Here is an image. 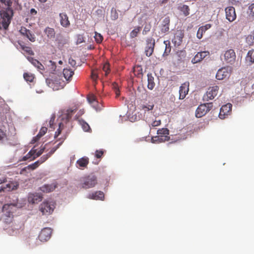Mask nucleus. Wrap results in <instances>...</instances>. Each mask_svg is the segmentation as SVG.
<instances>
[{
	"label": "nucleus",
	"mask_w": 254,
	"mask_h": 254,
	"mask_svg": "<svg viewBox=\"0 0 254 254\" xmlns=\"http://www.w3.org/2000/svg\"><path fill=\"white\" fill-rule=\"evenodd\" d=\"M59 17L60 24L63 27L67 28L70 26V23L68 19V17L65 13L63 12L60 13Z\"/></svg>",
	"instance_id": "16"
},
{
	"label": "nucleus",
	"mask_w": 254,
	"mask_h": 254,
	"mask_svg": "<svg viewBox=\"0 0 254 254\" xmlns=\"http://www.w3.org/2000/svg\"><path fill=\"white\" fill-rule=\"evenodd\" d=\"M50 157V155H44L42 156L38 161L40 162V164H42L46 160H47Z\"/></svg>",
	"instance_id": "53"
},
{
	"label": "nucleus",
	"mask_w": 254,
	"mask_h": 254,
	"mask_svg": "<svg viewBox=\"0 0 254 254\" xmlns=\"http://www.w3.org/2000/svg\"><path fill=\"white\" fill-rule=\"evenodd\" d=\"M80 181L81 187L84 189L93 188L97 184V177L93 174L82 178Z\"/></svg>",
	"instance_id": "2"
},
{
	"label": "nucleus",
	"mask_w": 254,
	"mask_h": 254,
	"mask_svg": "<svg viewBox=\"0 0 254 254\" xmlns=\"http://www.w3.org/2000/svg\"><path fill=\"white\" fill-rule=\"evenodd\" d=\"M29 61L36 67H37L38 64L40 63L38 60L34 59L33 58L30 59Z\"/></svg>",
	"instance_id": "56"
},
{
	"label": "nucleus",
	"mask_w": 254,
	"mask_h": 254,
	"mask_svg": "<svg viewBox=\"0 0 254 254\" xmlns=\"http://www.w3.org/2000/svg\"><path fill=\"white\" fill-rule=\"evenodd\" d=\"M112 88H113L114 92L116 94V97L118 98L120 95L119 87L117 83L114 82L112 84Z\"/></svg>",
	"instance_id": "43"
},
{
	"label": "nucleus",
	"mask_w": 254,
	"mask_h": 254,
	"mask_svg": "<svg viewBox=\"0 0 254 254\" xmlns=\"http://www.w3.org/2000/svg\"><path fill=\"white\" fill-rule=\"evenodd\" d=\"M247 13L249 16L254 17V2L249 6Z\"/></svg>",
	"instance_id": "40"
},
{
	"label": "nucleus",
	"mask_w": 254,
	"mask_h": 254,
	"mask_svg": "<svg viewBox=\"0 0 254 254\" xmlns=\"http://www.w3.org/2000/svg\"><path fill=\"white\" fill-rule=\"evenodd\" d=\"M44 33L49 39H54L55 37L56 32L54 28L47 27L45 29Z\"/></svg>",
	"instance_id": "26"
},
{
	"label": "nucleus",
	"mask_w": 254,
	"mask_h": 254,
	"mask_svg": "<svg viewBox=\"0 0 254 254\" xmlns=\"http://www.w3.org/2000/svg\"><path fill=\"white\" fill-rule=\"evenodd\" d=\"M170 19L169 17H165L162 21L160 26V30L161 33H165L169 31Z\"/></svg>",
	"instance_id": "18"
},
{
	"label": "nucleus",
	"mask_w": 254,
	"mask_h": 254,
	"mask_svg": "<svg viewBox=\"0 0 254 254\" xmlns=\"http://www.w3.org/2000/svg\"><path fill=\"white\" fill-rule=\"evenodd\" d=\"M154 107L153 104L142 105V108L145 112L153 110Z\"/></svg>",
	"instance_id": "51"
},
{
	"label": "nucleus",
	"mask_w": 254,
	"mask_h": 254,
	"mask_svg": "<svg viewBox=\"0 0 254 254\" xmlns=\"http://www.w3.org/2000/svg\"><path fill=\"white\" fill-rule=\"evenodd\" d=\"M161 121L160 120H155L154 121H153L152 124H151V125L152 127H157V126H159V125H160L161 124Z\"/></svg>",
	"instance_id": "64"
},
{
	"label": "nucleus",
	"mask_w": 254,
	"mask_h": 254,
	"mask_svg": "<svg viewBox=\"0 0 254 254\" xmlns=\"http://www.w3.org/2000/svg\"><path fill=\"white\" fill-rule=\"evenodd\" d=\"M54 204L47 201H44L40 206V210L43 214H51L54 211Z\"/></svg>",
	"instance_id": "6"
},
{
	"label": "nucleus",
	"mask_w": 254,
	"mask_h": 254,
	"mask_svg": "<svg viewBox=\"0 0 254 254\" xmlns=\"http://www.w3.org/2000/svg\"><path fill=\"white\" fill-rule=\"evenodd\" d=\"M57 68L56 64L54 62L50 60L46 64V69L50 73H55Z\"/></svg>",
	"instance_id": "23"
},
{
	"label": "nucleus",
	"mask_w": 254,
	"mask_h": 254,
	"mask_svg": "<svg viewBox=\"0 0 254 254\" xmlns=\"http://www.w3.org/2000/svg\"><path fill=\"white\" fill-rule=\"evenodd\" d=\"M102 70L105 72V75L107 76L110 72V65L108 63H106L103 65Z\"/></svg>",
	"instance_id": "39"
},
{
	"label": "nucleus",
	"mask_w": 254,
	"mask_h": 254,
	"mask_svg": "<svg viewBox=\"0 0 254 254\" xmlns=\"http://www.w3.org/2000/svg\"><path fill=\"white\" fill-rule=\"evenodd\" d=\"M219 88L215 85L209 87L203 96V99L207 101L213 99L218 94Z\"/></svg>",
	"instance_id": "4"
},
{
	"label": "nucleus",
	"mask_w": 254,
	"mask_h": 254,
	"mask_svg": "<svg viewBox=\"0 0 254 254\" xmlns=\"http://www.w3.org/2000/svg\"><path fill=\"white\" fill-rule=\"evenodd\" d=\"M147 80H148V85H147L148 88L150 90L153 89L155 86V84L154 82V77L152 76L151 73L147 74Z\"/></svg>",
	"instance_id": "30"
},
{
	"label": "nucleus",
	"mask_w": 254,
	"mask_h": 254,
	"mask_svg": "<svg viewBox=\"0 0 254 254\" xmlns=\"http://www.w3.org/2000/svg\"><path fill=\"white\" fill-rule=\"evenodd\" d=\"M23 77L27 81L31 82L34 79V75L31 73L26 72L23 74Z\"/></svg>",
	"instance_id": "36"
},
{
	"label": "nucleus",
	"mask_w": 254,
	"mask_h": 254,
	"mask_svg": "<svg viewBox=\"0 0 254 254\" xmlns=\"http://www.w3.org/2000/svg\"><path fill=\"white\" fill-rule=\"evenodd\" d=\"M29 30L27 29L25 27H21L19 30L20 33L24 36H26L27 34H29Z\"/></svg>",
	"instance_id": "55"
},
{
	"label": "nucleus",
	"mask_w": 254,
	"mask_h": 254,
	"mask_svg": "<svg viewBox=\"0 0 254 254\" xmlns=\"http://www.w3.org/2000/svg\"><path fill=\"white\" fill-rule=\"evenodd\" d=\"M36 152V149L32 148L25 156L22 158V160L26 161L28 159H30V160H34V159H33V157L35 156Z\"/></svg>",
	"instance_id": "29"
},
{
	"label": "nucleus",
	"mask_w": 254,
	"mask_h": 254,
	"mask_svg": "<svg viewBox=\"0 0 254 254\" xmlns=\"http://www.w3.org/2000/svg\"><path fill=\"white\" fill-rule=\"evenodd\" d=\"M63 142H61L59 143L56 146L52 148L51 151L47 154L48 155H50V157L52 155L56 150L60 147V145L62 144Z\"/></svg>",
	"instance_id": "50"
},
{
	"label": "nucleus",
	"mask_w": 254,
	"mask_h": 254,
	"mask_svg": "<svg viewBox=\"0 0 254 254\" xmlns=\"http://www.w3.org/2000/svg\"><path fill=\"white\" fill-rule=\"evenodd\" d=\"M43 196L38 193H29L27 197V200L29 203L35 204L40 202Z\"/></svg>",
	"instance_id": "12"
},
{
	"label": "nucleus",
	"mask_w": 254,
	"mask_h": 254,
	"mask_svg": "<svg viewBox=\"0 0 254 254\" xmlns=\"http://www.w3.org/2000/svg\"><path fill=\"white\" fill-rule=\"evenodd\" d=\"M205 31L203 29L202 27H200L198 28V30L197 32L196 36L197 37L200 39L202 38L203 34L204 33Z\"/></svg>",
	"instance_id": "48"
},
{
	"label": "nucleus",
	"mask_w": 254,
	"mask_h": 254,
	"mask_svg": "<svg viewBox=\"0 0 254 254\" xmlns=\"http://www.w3.org/2000/svg\"><path fill=\"white\" fill-rule=\"evenodd\" d=\"M55 120V116L54 115L51 117L49 121V125L50 127H53Z\"/></svg>",
	"instance_id": "63"
},
{
	"label": "nucleus",
	"mask_w": 254,
	"mask_h": 254,
	"mask_svg": "<svg viewBox=\"0 0 254 254\" xmlns=\"http://www.w3.org/2000/svg\"><path fill=\"white\" fill-rule=\"evenodd\" d=\"M74 74V71L71 69L64 68L63 70V75L67 81H70Z\"/></svg>",
	"instance_id": "28"
},
{
	"label": "nucleus",
	"mask_w": 254,
	"mask_h": 254,
	"mask_svg": "<svg viewBox=\"0 0 254 254\" xmlns=\"http://www.w3.org/2000/svg\"><path fill=\"white\" fill-rule=\"evenodd\" d=\"M88 198L95 200H103L104 198V193L101 191H97L89 194Z\"/></svg>",
	"instance_id": "22"
},
{
	"label": "nucleus",
	"mask_w": 254,
	"mask_h": 254,
	"mask_svg": "<svg viewBox=\"0 0 254 254\" xmlns=\"http://www.w3.org/2000/svg\"><path fill=\"white\" fill-rule=\"evenodd\" d=\"M134 74L138 77L142 76V68L141 66H137L134 70Z\"/></svg>",
	"instance_id": "44"
},
{
	"label": "nucleus",
	"mask_w": 254,
	"mask_h": 254,
	"mask_svg": "<svg viewBox=\"0 0 254 254\" xmlns=\"http://www.w3.org/2000/svg\"><path fill=\"white\" fill-rule=\"evenodd\" d=\"M77 110V108L75 107L74 109H69L66 110L65 116L67 121H68L71 119L72 115L76 112Z\"/></svg>",
	"instance_id": "32"
},
{
	"label": "nucleus",
	"mask_w": 254,
	"mask_h": 254,
	"mask_svg": "<svg viewBox=\"0 0 254 254\" xmlns=\"http://www.w3.org/2000/svg\"><path fill=\"white\" fill-rule=\"evenodd\" d=\"M111 17L112 20H115L118 18V13L116 9L112 8L111 9Z\"/></svg>",
	"instance_id": "46"
},
{
	"label": "nucleus",
	"mask_w": 254,
	"mask_h": 254,
	"mask_svg": "<svg viewBox=\"0 0 254 254\" xmlns=\"http://www.w3.org/2000/svg\"><path fill=\"white\" fill-rule=\"evenodd\" d=\"M253 51H249L246 57V61L250 65L254 63V55Z\"/></svg>",
	"instance_id": "31"
},
{
	"label": "nucleus",
	"mask_w": 254,
	"mask_h": 254,
	"mask_svg": "<svg viewBox=\"0 0 254 254\" xmlns=\"http://www.w3.org/2000/svg\"><path fill=\"white\" fill-rule=\"evenodd\" d=\"M232 105L230 103H228L222 106L220 110L219 114V118L221 119H224L230 115L232 111Z\"/></svg>",
	"instance_id": "8"
},
{
	"label": "nucleus",
	"mask_w": 254,
	"mask_h": 254,
	"mask_svg": "<svg viewBox=\"0 0 254 254\" xmlns=\"http://www.w3.org/2000/svg\"><path fill=\"white\" fill-rule=\"evenodd\" d=\"M79 124L81 126L83 129L85 131H88L90 129L89 125L82 120H78Z\"/></svg>",
	"instance_id": "35"
},
{
	"label": "nucleus",
	"mask_w": 254,
	"mask_h": 254,
	"mask_svg": "<svg viewBox=\"0 0 254 254\" xmlns=\"http://www.w3.org/2000/svg\"><path fill=\"white\" fill-rule=\"evenodd\" d=\"M45 149V147H43L37 152H36L35 153V156H34V157H33V159H35L37 157L40 156L43 153Z\"/></svg>",
	"instance_id": "52"
},
{
	"label": "nucleus",
	"mask_w": 254,
	"mask_h": 254,
	"mask_svg": "<svg viewBox=\"0 0 254 254\" xmlns=\"http://www.w3.org/2000/svg\"><path fill=\"white\" fill-rule=\"evenodd\" d=\"M226 18L229 22L234 21L237 17L235 9L233 6H228L225 8Z\"/></svg>",
	"instance_id": "11"
},
{
	"label": "nucleus",
	"mask_w": 254,
	"mask_h": 254,
	"mask_svg": "<svg viewBox=\"0 0 254 254\" xmlns=\"http://www.w3.org/2000/svg\"><path fill=\"white\" fill-rule=\"evenodd\" d=\"M40 162L39 161H36L35 162H34V163L32 164H30L29 165H28L27 167H26L25 168H27L28 169H31V170H34L36 168H37L39 165H40Z\"/></svg>",
	"instance_id": "47"
},
{
	"label": "nucleus",
	"mask_w": 254,
	"mask_h": 254,
	"mask_svg": "<svg viewBox=\"0 0 254 254\" xmlns=\"http://www.w3.org/2000/svg\"><path fill=\"white\" fill-rule=\"evenodd\" d=\"M94 38H95V41L97 43H101L103 40V37L101 35V34L100 33H98L97 32H95Z\"/></svg>",
	"instance_id": "45"
},
{
	"label": "nucleus",
	"mask_w": 254,
	"mask_h": 254,
	"mask_svg": "<svg viewBox=\"0 0 254 254\" xmlns=\"http://www.w3.org/2000/svg\"><path fill=\"white\" fill-rule=\"evenodd\" d=\"M147 45L145 48V53L146 56H151L154 51L155 46V40L152 38H149L146 40Z\"/></svg>",
	"instance_id": "10"
},
{
	"label": "nucleus",
	"mask_w": 254,
	"mask_h": 254,
	"mask_svg": "<svg viewBox=\"0 0 254 254\" xmlns=\"http://www.w3.org/2000/svg\"><path fill=\"white\" fill-rule=\"evenodd\" d=\"M178 9L182 12L185 16H188L190 13V8L187 5L184 4H180L178 6Z\"/></svg>",
	"instance_id": "27"
},
{
	"label": "nucleus",
	"mask_w": 254,
	"mask_h": 254,
	"mask_svg": "<svg viewBox=\"0 0 254 254\" xmlns=\"http://www.w3.org/2000/svg\"><path fill=\"white\" fill-rule=\"evenodd\" d=\"M52 233V230L51 228H45L40 232L38 238L41 242H47L51 238Z\"/></svg>",
	"instance_id": "7"
},
{
	"label": "nucleus",
	"mask_w": 254,
	"mask_h": 254,
	"mask_svg": "<svg viewBox=\"0 0 254 254\" xmlns=\"http://www.w3.org/2000/svg\"><path fill=\"white\" fill-rule=\"evenodd\" d=\"M170 137L168 135H160L153 136L151 138V142L153 143H159L168 141Z\"/></svg>",
	"instance_id": "21"
},
{
	"label": "nucleus",
	"mask_w": 254,
	"mask_h": 254,
	"mask_svg": "<svg viewBox=\"0 0 254 254\" xmlns=\"http://www.w3.org/2000/svg\"><path fill=\"white\" fill-rule=\"evenodd\" d=\"M16 188V186L15 185V184L13 182H10L4 186H1L0 188V192L2 191H9L15 190Z\"/></svg>",
	"instance_id": "24"
},
{
	"label": "nucleus",
	"mask_w": 254,
	"mask_h": 254,
	"mask_svg": "<svg viewBox=\"0 0 254 254\" xmlns=\"http://www.w3.org/2000/svg\"><path fill=\"white\" fill-rule=\"evenodd\" d=\"M57 185L55 183L51 184H46L40 188V190L45 193H49L54 191L57 188Z\"/></svg>",
	"instance_id": "19"
},
{
	"label": "nucleus",
	"mask_w": 254,
	"mask_h": 254,
	"mask_svg": "<svg viewBox=\"0 0 254 254\" xmlns=\"http://www.w3.org/2000/svg\"><path fill=\"white\" fill-rule=\"evenodd\" d=\"M89 163V158L87 157H83L76 161V167L81 169L86 168Z\"/></svg>",
	"instance_id": "20"
},
{
	"label": "nucleus",
	"mask_w": 254,
	"mask_h": 254,
	"mask_svg": "<svg viewBox=\"0 0 254 254\" xmlns=\"http://www.w3.org/2000/svg\"><path fill=\"white\" fill-rule=\"evenodd\" d=\"M47 127H42L38 134L36 136H35L32 140V142L34 143L38 141L40 139V138L47 132Z\"/></svg>",
	"instance_id": "25"
},
{
	"label": "nucleus",
	"mask_w": 254,
	"mask_h": 254,
	"mask_svg": "<svg viewBox=\"0 0 254 254\" xmlns=\"http://www.w3.org/2000/svg\"><path fill=\"white\" fill-rule=\"evenodd\" d=\"M184 32L181 30H177L174 35L172 42L175 45L179 46L181 45L183 38H184Z\"/></svg>",
	"instance_id": "15"
},
{
	"label": "nucleus",
	"mask_w": 254,
	"mask_h": 254,
	"mask_svg": "<svg viewBox=\"0 0 254 254\" xmlns=\"http://www.w3.org/2000/svg\"><path fill=\"white\" fill-rule=\"evenodd\" d=\"M16 210V205L14 204H5L2 207V220L4 223L10 224L13 221V213Z\"/></svg>",
	"instance_id": "1"
},
{
	"label": "nucleus",
	"mask_w": 254,
	"mask_h": 254,
	"mask_svg": "<svg viewBox=\"0 0 254 254\" xmlns=\"http://www.w3.org/2000/svg\"><path fill=\"white\" fill-rule=\"evenodd\" d=\"M99 73V71L98 69H96L92 70L91 74V78L93 81H96L98 78V74Z\"/></svg>",
	"instance_id": "41"
},
{
	"label": "nucleus",
	"mask_w": 254,
	"mask_h": 254,
	"mask_svg": "<svg viewBox=\"0 0 254 254\" xmlns=\"http://www.w3.org/2000/svg\"><path fill=\"white\" fill-rule=\"evenodd\" d=\"M189 90V83L182 84L179 89V99H184L188 94Z\"/></svg>",
	"instance_id": "17"
},
{
	"label": "nucleus",
	"mask_w": 254,
	"mask_h": 254,
	"mask_svg": "<svg viewBox=\"0 0 254 254\" xmlns=\"http://www.w3.org/2000/svg\"><path fill=\"white\" fill-rule=\"evenodd\" d=\"M0 1L1 3H4L7 6H10L12 4V2L10 0H0Z\"/></svg>",
	"instance_id": "60"
},
{
	"label": "nucleus",
	"mask_w": 254,
	"mask_h": 254,
	"mask_svg": "<svg viewBox=\"0 0 254 254\" xmlns=\"http://www.w3.org/2000/svg\"><path fill=\"white\" fill-rule=\"evenodd\" d=\"M231 67H224L219 69L216 73V78L218 80H223L229 77L231 74Z\"/></svg>",
	"instance_id": "5"
},
{
	"label": "nucleus",
	"mask_w": 254,
	"mask_h": 254,
	"mask_svg": "<svg viewBox=\"0 0 254 254\" xmlns=\"http://www.w3.org/2000/svg\"><path fill=\"white\" fill-rule=\"evenodd\" d=\"M164 43L166 46V48L163 55L168 56L171 51V46L169 41H165Z\"/></svg>",
	"instance_id": "34"
},
{
	"label": "nucleus",
	"mask_w": 254,
	"mask_h": 254,
	"mask_svg": "<svg viewBox=\"0 0 254 254\" xmlns=\"http://www.w3.org/2000/svg\"><path fill=\"white\" fill-rule=\"evenodd\" d=\"M26 36L31 42H34L35 41V37L34 35L32 34L30 31L29 34H27Z\"/></svg>",
	"instance_id": "54"
},
{
	"label": "nucleus",
	"mask_w": 254,
	"mask_h": 254,
	"mask_svg": "<svg viewBox=\"0 0 254 254\" xmlns=\"http://www.w3.org/2000/svg\"><path fill=\"white\" fill-rule=\"evenodd\" d=\"M209 52L208 51H202L198 52L193 58L191 60L192 64H196L202 61L205 57L209 56Z\"/></svg>",
	"instance_id": "14"
},
{
	"label": "nucleus",
	"mask_w": 254,
	"mask_h": 254,
	"mask_svg": "<svg viewBox=\"0 0 254 254\" xmlns=\"http://www.w3.org/2000/svg\"><path fill=\"white\" fill-rule=\"evenodd\" d=\"M104 154L103 150H96L95 152V157L97 158H100Z\"/></svg>",
	"instance_id": "59"
},
{
	"label": "nucleus",
	"mask_w": 254,
	"mask_h": 254,
	"mask_svg": "<svg viewBox=\"0 0 254 254\" xmlns=\"http://www.w3.org/2000/svg\"><path fill=\"white\" fill-rule=\"evenodd\" d=\"M151 28V25L150 23L145 25L142 31V34L143 35H146L149 31H150Z\"/></svg>",
	"instance_id": "49"
},
{
	"label": "nucleus",
	"mask_w": 254,
	"mask_h": 254,
	"mask_svg": "<svg viewBox=\"0 0 254 254\" xmlns=\"http://www.w3.org/2000/svg\"><path fill=\"white\" fill-rule=\"evenodd\" d=\"M213 107L212 103H207L200 105L196 110L195 116L201 118L209 112Z\"/></svg>",
	"instance_id": "3"
},
{
	"label": "nucleus",
	"mask_w": 254,
	"mask_h": 254,
	"mask_svg": "<svg viewBox=\"0 0 254 254\" xmlns=\"http://www.w3.org/2000/svg\"><path fill=\"white\" fill-rule=\"evenodd\" d=\"M224 61L227 64H233L236 60V54L234 50L233 49H229L225 52L224 53Z\"/></svg>",
	"instance_id": "9"
},
{
	"label": "nucleus",
	"mask_w": 254,
	"mask_h": 254,
	"mask_svg": "<svg viewBox=\"0 0 254 254\" xmlns=\"http://www.w3.org/2000/svg\"><path fill=\"white\" fill-rule=\"evenodd\" d=\"M84 41V37L82 35H78V38L77 39L76 43L77 44H81L82 42H83Z\"/></svg>",
	"instance_id": "61"
},
{
	"label": "nucleus",
	"mask_w": 254,
	"mask_h": 254,
	"mask_svg": "<svg viewBox=\"0 0 254 254\" xmlns=\"http://www.w3.org/2000/svg\"><path fill=\"white\" fill-rule=\"evenodd\" d=\"M87 100L90 104L93 103L94 101H97L96 97L94 95H91L87 97Z\"/></svg>",
	"instance_id": "58"
},
{
	"label": "nucleus",
	"mask_w": 254,
	"mask_h": 254,
	"mask_svg": "<svg viewBox=\"0 0 254 254\" xmlns=\"http://www.w3.org/2000/svg\"><path fill=\"white\" fill-rule=\"evenodd\" d=\"M229 3L233 5H239L241 4L242 0H228Z\"/></svg>",
	"instance_id": "57"
},
{
	"label": "nucleus",
	"mask_w": 254,
	"mask_h": 254,
	"mask_svg": "<svg viewBox=\"0 0 254 254\" xmlns=\"http://www.w3.org/2000/svg\"><path fill=\"white\" fill-rule=\"evenodd\" d=\"M157 134L160 135H168L169 130L167 128H163L157 130Z\"/></svg>",
	"instance_id": "42"
},
{
	"label": "nucleus",
	"mask_w": 254,
	"mask_h": 254,
	"mask_svg": "<svg viewBox=\"0 0 254 254\" xmlns=\"http://www.w3.org/2000/svg\"><path fill=\"white\" fill-rule=\"evenodd\" d=\"M8 140V135L6 132V130L4 131L2 129H0V141L3 142L4 141Z\"/></svg>",
	"instance_id": "33"
},
{
	"label": "nucleus",
	"mask_w": 254,
	"mask_h": 254,
	"mask_svg": "<svg viewBox=\"0 0 254 254\" xmlns=\"http://www.w3.org/2000/svg\"><path fill=\"white\" fill-rule=\"evenodd\" d=\"M141 28L140 26H138L132 30L130 33V37L131 38L136 37L138 33L140 32Z\"/></svg>",
	"instance_id": "38"
},
{
	"label": "nucleus",
	"mask_w": 254,
	"mask_h": 254,
	"mask_svg": "<svg viewBox=\"0 0 254 254\" xmlns=\"http://www.w3.org/2000/svg\"><path fill=\"white\" fill-rule=\"evenodd\" d=\"M8 11H10V12H12V10L8 9V10L6 11H1L0 13V16L3 19L2 25L5 29H6L8 27L10 20V16L8 12Z\"/></svg>",
	"instance_id": "13"
},
{
	"label": "nucleus",
	"mask_w": 254,
	"mask_h": 254,
	"mask_svg": "<svg viewBox=\"0 0 254 254\" xmlns=\"http://www.w3.org/2000/svg\"><path fill=\"white\" fill-rule=\"evenodd\" d=\"M93 108H94L96 111H100L103 108V105L101 103H99L98 101H94L91 104Z\"/></svg>",
	"instance_id": "37"
},
{
	"label": "nucleus",
	"mask_w": 254,
	"mask_h": 254,
	"mask_svg": "<svg viewBox=\"0 0 254 254\" xmlns=\"http://www.w3.org/2000/svg\"><path fill=\"white\" fill-rule=\"evenodd\" d=\"M247 41L250 43H253L254 41V35H249L247 37Z\"/></svg>",
	"instance_id": "62"
}]
</instances>
